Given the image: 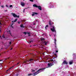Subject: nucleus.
<instances>
[{
	"label": "nucleus",
	"instance_id": "f257e3e1",
	"mask_svg": "<svg viewBox=\"0 0 76 76\" xmlns=\"http://www.w3.org/2000/svg\"><path fill=\"white\" fill-rule=\"evenodd\" d=\"M45 69V68H44L39 69L37 71V72H38V73H40V72H42L43 70H44Z\"/></svg>",
	"mask_w": 76,
	"mask_h": 76
},
{
	"label": "nucleus",
	"instance_id": "f03ea898",
	"mask_svg": "<svg viewBox=\"0 0 76 76\" xmlns=\"http://www.w3.org/2000/svg\"><path fill=\"white\" fill-rule=\"evenodd\" d=\"M53 65H54V64L53 63H49L48 64V67H47V68H48V67H50L52 66H53Z\"/></svg>",
	"mask_w": 76,
	"mask_h": 76
},
{
	"label": "nucleus",
	"instance_id": "7ed1b4c3",
	"mask_svg": "<svg viewBox=\"0 0 76 76\" xmlns=\"http://www.w3.org/2000/svg\"><path fill=\"white\" fill-rule=\"evenodd\" d=\"M53 28H51L50 29L51 31H52V32H55L56 31V27H54V26L52 27Z\"/></svg>",
	"mask_w": 76,
	"mask_h": 76
},
{
	"label": "nucleus",
	"instance_id": "20e7f679",
	"mask_svg": "<svg viewBox=\"0 0 76 76\" xmlns=\"http://www.w3.org/2000/svg\"><path fill=\"white\" fill-rule=\"evenodd\" d=\"M41 40V41H43V43H45V41H44L45 40V39L43 37H42L40 38Z\"/></svg>",
	"mask_w": 76,
	"mask_h": 76
},
{
	"label": "nucleus",
	"instance_id": "39448f33",
	"mask_svg": "<svg viewBox=\"0 0 76 76\" xmlns=\"http://www.w3.org/2000/svg\"><path fill=\"white\" fill-rule=\"evenodd\" d=\"M49 25L50 26H52V25H53V23L51 21H50L49 22Z\"/></svg>",
	"mask_w": 76,
	"mask_h": 76
},
{
	"label": "nucleus",
	"instance_id": "423d86ee",
	"mask_svg": "<svg viewBox=\"0 0 76 76\" xmlns=\"http://www.w3.org/2000/svg\"><path fill=\"white\" fill-rule=\"evenodd\" d=\"M62 64H67L68 63H67V62L66 61L64 60L63 62L62 63Z\"/></svg>",
	"mask_w": 76,
	"mask_h": 76
},
{
	"label": "nucleus",
	"instance_id": "0eeeda50",
	"mask_svg": "<svg viewBox=\"0 0 76 76\" xmlns=\"http://www.w3.org/2000/svg\"><path fill=\"white\" fill-rule=\"evenodd\" d=\"M20 5L21 6H22V7H24L25 5V4L23 2H21Z\"/></svg>",
	"mask_w": 76,
	"mask_h": 76
},
{
	"label": "nucleus",
	"instance_id": "6e6552de",
	"mask_svg": "<svg viewBox=\"0 0 76 76\" xmlns=\"http://www.w3.org/2000/svg\"><path fill=\"white\" fill-rule=\"evenodd\" d=\"M37 8H38L40 10H42V8L40 6H37Z\"/></svg>",
	"mask_w": 76,
	"mask_h": 76
},
{
	"label": "nucleus",
	"instance_id": "1a4fd4ad",
	"mask_svg": "<svg viewBox=\"0 0 76 76\" xmlns=\"http://www.w3.org/2000/svg\"><path fill=\"white\" fill-rule=\"evenodd\" d=\"M12 15L14 18H16L17 17V15L15 13H12Z\"/></svg>",
	"mask_w": 76,
	"mask_h": 76
},
{
	"label": "nucleus",
	"instance_id": "9d476101",
	"mask_svg": "<svg viewBox=\"0 0 76 76\" xmlns=\"http://www.w3.org/2000/svg\"><path fill=\"white\" fill-rule=\"evenodd\" d=\"M15 66H16L15 65H14V66H12V67L10 68L9 69H13V67H15Z\"/></svg>",
	"mask_w": 76,
	"mask_h": 76
},
{
	"label": "nucleus",
	"instance_id": "9b49d317",
	"mask_svg": "<svg viewBox=\"0 0 76 76\" xmlns=\"http://www.w3.org/2000/svg\"><path fill=\"white\" fill-rule=\"evenodd\" d=\"M33 7H37H37H38V6L35 4H33Z\"/></svg>",
	"mask_w": 76,
	"mask_h": 76
},
{
	"label": "nucleus",
	"instance_id": "f8f14e48",
	"mask_svg": "<svg viewBox=\"0 0 76 76\" xmlns=\"http://www.w3.org/2000/svg\"><path fill=\"white\" fill-rule=\"evenodd\" d=\"M39 74L38 73V72H37V71L35 73H34L33 74L34 75V76H35V75H38V74Z\"/></svg>",
	"mask_w": 76,
	"mask_h": 76
},
{
	"label": "nucleus",
	"instance_id": "ddd939ff",
	"mask_svg": "<svg viewBox=\"0 0 76 76\" xmlns=\"http://www.w3.org/2000/svg\"><path fill=\"white\" fill-rule=\"evenodd\" d=\"M27 61H28V62H29V61H30V59L29 60H27L26 61H24L23 62V63H26L27 62Z\"/></svg>",
	"mask_w": 76,
	"mask_h": 76
},
{
	"label": "nucleus",
	"instance_id": "4468645a",
	"mask_svg": "<svg viewBox=\"0 0 76 76\" xmlns=\"http://www.w3.org/2000/svg\"><path fill=\"white\" fill-rule=\"evenodd\" d=\"M54 43H55V45H56V42L57 41V40H56V38L54 39Z\"/></svg>",
	"mask_w": 76,
	"mask_h": 76
},
{
	"label": "nucleus",
	"instance_id": "2eb2a0df",
	"mask_svg": "<svg viewBox=\"0 0 76 76\" xmlns=\"http://www.w3.org/2000/svg\"><path fill=\"white\" fill-rule=\"evenodd\" d=\"M32 13L33 14H34V15H38V13H37V12H32Z\"/></svg>",
	"mask_w": 76,
	"mask_h": 76
},
{
	"label": "nucleus",
	"instance_id": "dca6fc26",
	"mask_svg": "<svg viewBox=\"0 0 76 76\" xmlns=\"http://www.w3.org/2000/svg\"><path fill=\"white\" fill-rule=\"evenodd\" d=\"M20 27H21V28H25V26H23L21 24L20 26Z\"/></svg>",
	"mask_w": 76,
	"mask_h": 76
},
{
	"label": "nucleus",
	"instance_id": "f3484780",
	"mask_svg": "<svg viewBox=\"0 0 76 76\" xmlns=\"http://www.w3.org/2000/svg\"><path fill=\"white\" fill-rule=\"evenodd\" d=\"M34 59H32V58H31L30 59V61H34Z\"/></svg>",
	"mask_w": 76,
	"mask_h": 76
},
{
	"label": "nucleus",
	"instance_id": "a211bd4d",
	"mask_svg": "<svg viewBox=\"0 0 76 76\" xmlns=\"http://www.w3.org/2000/svg\"><path fill=\"white\" fill-rule=\"evenodd\" d=\"M12 24L11 25V26H13V24L14 23V21H12Z\"/></svg>",
	"mask_w": 76,
	"mask_h": 76
},
{
	"label": "nucleus",
	"instance_id": "6ab92c4d",
	"mask_svg": "<svg viewBox=\"0 0 76 76\" xmlns=\"http://www.w3.org/2000/svg\"><path fill=\"white\" fill-rule=\"evenodd\" d=\"M55 49L56 50H57L58 49H57V46H56V45H55Z\"/></svg>",
	"mask_w": 76,
	"mask_h": 76
},
{
	"label": "nucleus",
	"instance_id": "aec40b11",
	"mask_svg": "<svg viewBox=\"0 0 76 76\" xmlns=\"http://www.w3.org/2000/svg\"><path fill=\"white\" fill-rule=\"evenodd\" d=\"M54 55H55V56H56V57H54L53 58H56V57H57V54H56V53L54 54Z\"/></svg>",
	"mask_w": 76,
	"mask_h": 76
},
{
	"label": "nucleus",
	"instance_id": "412c9836",
	"mask_svg": "<svg viewBox=\"0 0 76 76\" xmlns=\"http://www.w3.org/2000/svg\"><path fill=\"white\" fill-rule=\"evenodd\" d=\"M26 34H28V35H30V32H26Z\"/></svg>",
	"mask_w": 76,
	"mask_h": 76
},
{
	"label": "nucleus",
	"instance_id": "4be33fe9",
	"mask_svg": "<svg viewBox=\"0 0 76 76\" xmlns=\"http://www.w3.org/2000/svg\"><path fill=\"white\" fill-rule=\"evenodd\" d=\"M17 20H18V19H16L14 21H13L14 23L16 22H17Z\"/></svg>",
	"mask_w": 76,
	"mask_h": 76
},
{
	"label": "nucleus",
	"instance_id": "5701e85b",
	"mask_svg": "<svg viewBox=\"0 0 76 76\" xmlns=\"http://www.w3.org/2000/svg\"><path fill=\"white\" fill-rule=\"evenodd\" d=\"M47 27L48 28V25H47L45 27V28L46 29V30H47Z\"/></svg>",
	"mask_w": 76,
	"mask_h": 76
},
{
	"label": "nucleus",
	"instance_id": "b1692460",
	"mask_svg": "<svg viewBox=\"0 0 76 76\" xmlns=\"http://www.w3.org/2000/svg\"><path fill=\"white\" fill-rule=\"evenodd\" d=\"M69 63L70 64H73V62L72 61H70L69 62Z\"/></svg>",
	"mask_w": 76,
	"mask_h": 76
},
{
	"label": "nucleus",
	"instance_id": "393cba45",
	"mask_svg": "<svg viewBox=\"0 0 76 76\" xmlns=\"http://www.w3.org/2000/svg\"><path fill=\"white\" fill-rule=\"evenodd\" d=\"M47 43H48V42H45V43H44L45 45H47Z\"/></svg>",
	"mask_w": 76,
	"mask_h": 76
},
{
	"label": "nucleus",
	"instance_id": "a878e982",
	"mask_svg": "<svg viewBox=\"0 0 76 76\" xmlns=\"http://www.w3.org/2000/svg\"><path fill=\"white\" fill-rule=\"evenodd\" d=\"M33 74H28V76H31V75H32Z\"/></svg>",
	"mask_w": 76,
	"mask_h": 76
},
{
	"label": "nucleus",
	"instance_id": "bb28decb",
	"mask_svg": "<svg viewBox=\"0 0 76 76\" xmlns=\"http://www.w3.org/2000/svg\"><path fill=\"white\" fill-rule=\"evenodd\" d=\"M10 58V57H9L7 58H5L4 59V60H7V59H9Z\"/></svg>",
	"mask_w": 76,
	"mask_h": 76
},
{
	"label": "nucleus",
	"instance_id": "cd10ccee",
	"mask_svg": "<svg viewBox=\"0 0 76 76\" xmlns=\"http://www.w3.org/2000/svg\"><path fill=\"white\" fill-rule=\"evenodd\" d=\"M1 21H0V25H3V24L1 23Z\"/></svg>",
	"mask_w": 76,
	"mask_h": 76
},
{
	"label": "nucleus",
	"instance_id": "c85d7f7f",
	"mask_svg": "<svg viewBox=\"0 0 76 76\" xmlns=\"http://www.w3.org/2000/svg\"><path fill=\"white\" fill-rule=\"evenodd\" d=\"M50 4H51V5H53L54 4L52 2H50Z\"/></svg>",
	"mask_w": 76,
	"mask_h": 76
},
{
	"label": "nucleus",
	"instance_id": "c756f323",
	"mask_svg": "<svg viewBox=\"0 0 76 76\" xmlns=\"http://www.w3.org/2000/svg\"><path fill=\"white\" fill-rule=\"evenodd\" d=\"M10 7L11 8L12 7H13V5H10Z\"/></svg>",
	"mask_w": 76,
	"mask_h": 76
},
{
	"label": "nucleus",
	"instance_id": "7c9ffc66",
	"mask_svg": "<svg viewBox=\"0 0 76 76\" xmlns=\"http://www.w3.org/2000/svg\"><path fill=\"white\" fill-rule=\"evenodd\" d=\"M54 6H52L51 7V6H50V8H51V7H53V8H54Z\"/></svg>",
	"mask_w": 76,
	"mask_h": 76
},
{
	"label": "nucleus",
	"instance_id": "2f4dec72",
	"mask_svg": "<svg viewBox=\"0 0 76 76\" xmlns=\"http://www.w3.org/2000/svg\"><path fill=\"white\" fill-rule=\"evenodd\" d=\"M53 59H50V61H53Z\"/></svg>",
	"mask_w": 76,
	"mask_h": 76
},
{
	"label": "nucleus",
	"instance_id": "473e14b6",
	"mask_svg": "<svg viewBox=\"0 0 76 76\" xmlns=\"http://www.w3.org/2000/svg\"><path fill=\"white\" fill-rule=\"evenodd\" d=\"M25 9H24L23 10V13H25Z\"/></svg>",
	"mask_w": 76,
	"mask_h": 76
},
{
	"label": "nucleus",
	"instance_id": "72a5a7b5",
	"mask_svg": "<svg viewBox=\"0 0 76 76\" xmlns=\"http://www.w3.org/2000/svg\"><path fill=\"white\" fill-rule=\"evenodd\" d=\"M23 34H24L25 35H26V32H24L23 33Z\"/></svg>",
	"mask_w": 76,
	"mask_h": 76
},
{
	"label": "nucleus",
	"instance_id": "f704fd0d",
	"mask_svg": "<svg viewBox=\"0 0 76 76\" xmlns=\"http://www.w3.org/2000/svg\"><path fill=\"white\" fill-rule=\"evenodd\" d=\"M32 42V41H29V43H31Z\"/></svg>",
	"mask_w": 76,
	"mask_h": 76
},
{
	"label": "nucleus",
	"instance_id": "c9c22d12",
	"mask_svg": "<svg viewBox=\"0 0 76 76\" xmlns=\"http://www.w3.org/2000/svg\"><path fill=\"white\" fill-rule=\"evenodd\" d=\"M20 22L18 21V24H20Z\"/></svg>",
	"mask_w": 76,
	"mask_h": 76
},
{
	"label": "nucleus",
	"instance_id": "e433bc0d",
	"mask_svg": "<svg viewBox=\"0 0 76 76\" xmlns=\"http://www.w3.org/2000/svg\"><path fill=\"white\" fill-rule=\"evenodd\" d=\"M30 1H31L32 2H33V1H34V0H30Z\"/></svg>",
	"mask_w": 76,
	"mask_h": 76
},
{
	"label": "nucleus",
	"instance_id": "4c0bfd02",
	"mask_svg": "<svg viewBox=\"0 0 76 76\" xmlns=\"http://www.w3.org/2000/svg\"><path fill=\"white\" fill-rule=\"evenodd\" d=\"M35 71V70H32L31 72H34Z\"/></svg>",
	"mask_w": 76,
	"mask_h": 76
},
{
	"label": "nucleus",
	"instance_id": "58836bf2",
	"mask_svg": "<svg viewBox=\"0 0 76 76\" xmlns=\"http://www.w3.org/2000/svg\"><path fill=\"white\" fill-rule=\"evenodd\" d=\"M2 37L3 38H5V37H4V36L3 35L2 36Z\"/></svg>",
	"mask_w": 76,
	"mask_h": 76
},
{
	"label": "nucleus",
	"instance_id": "ea45409f",
	"mask_svg": "<svg viewBox=\"0 0 76 76\" xmlns=\"http://www.w3.org/2000/svg\"><path fill=\"white\" fill-rule=\"evenodd\" d=\"M19 64V63H18L17 64H16L15 65V66H16V65H17Z\"/></svg>",
	"mask_w": 76,
	"mask_h": 76
},
{
	"label": "nucleus",
	"instance_id": "a19ab883",
	"mask_svg": "<svg viewBox=\"0 0 76 76\" xmlns=\"http://www.w3.org/2000/svg\"><path fill=\"white\" fill-rule=\"evenodd\" d=\"M1 7L3 8L4 7V6L3 5L1 6Z\"/></svg>",
	"mask_w": 76,
	"mask_h": 76
},
{
	"label": "nucleus",
	"instance_id": "79ce46f5",
	"mask_svg": "<svg viewBox=\"0 0 76 76\" xmlns=\"http://www.w3.org/2000/svg\"><path fill=\"white\" fill-rule=\"evenodd\" d=\"M17 18H19V16H17Z\"/></svg>",
	"mask_w": 76,
	"mask_h": 76
},
{
	"label": "nucleus",
	"instance_id": "37998d69",
	"mask_svg": "<svg viewBox=\"0 0 76 76\" xmlns=\"http://www.w3.org/2000/svg\"><path fill=\"white\" fill-rule=\"evenodd\" d=\"M6 7H8V5H6Z\"/></svg>",
	"mask_w": 76,
	"mask_h": 76
},
{
	"label": "nucleus",
	"instance_id": "c03bdc74",
	"mask_svg": "<svg viewBox=\"0 0 76 76\" xmlns=\"http://www.w3.org/2000/svg\"><path fill=\"white\" fill-rule=\"evenodd\" d=\"M9 44H12V42H10Z\"/></svg>",
	"mask_w": 76,
	"mask_h": 76
},
{
	"label": "nucleus",
	"instance_id": "a18cd8bd",
	"mask_svg": "<svg viewBox=\"0 0 76 76\" xmlns=\"http://www.w3.org/2000/svg\"><path fill=\"white\" fill-rule=\"evenodd\" d=\"M56 53H58V50H56Z\"/></svg>",
	"mask_w": 76,
	"mask_h": 76
},
{
	"label": "nucleus",
	"instance_id": "49530a36",
	"mask_svg": "<svg viewBox=\"0 0 76 76\" xmlns=\"http://www.w3.org/2000/svg\"><path fill=\"white\" fill-rule=\"evenodd\" d=\"M34 15H35V14H34L32 15L33 16H34Z\"/></svg>",
	"mask_w": 76,
	"mask_h": 76
},
{
	"label": "nucleus",
	"instance_id": "de8ad7c7",
	"mask_svg": "<svg viewBox=\"0 0 76 76\" xmlns=\"http://www.w3.org/2000/svg\"><path fill=\"white\" fill-rule=\"evenodd\" d=\"M9 69L7 70V72H8V71H9Z\"/></svg>",
	"mask_w": 76,
	"mask_h": 76
},
{
	"label": "nucleus",
	"instance_id": "09e8293b",
	"mask_svg": "<svg viewBox=\"0 0 76 76\" xmlns=\"http://www.w3.org/2000/svg\"><path fill=\"white\" fill-rule=\"evenodd\" d=\"M5 12H7V10H5Z\"/></svg>",
	"mask_w": 76,
	"mask_h": 76
},
{
	"label": "nucleus",
	"instance_id": "8fccbe9b",
	"mask_svg": "<svg viewBox=\"0 0 76 76\" xmlns=\"http://www.w3.org/2000/svg\"><path fill=\"white\" fill-rule=\"evenodd\" d=\"M10 35L11 36H12V34H11V33H10Z\"/></svg>",
	"mask_w": 76,
	"mask_h": 76
},
{
	"label": "nucleus",
	"instance_id": "3c124183",
	"mask_svg": "<svg viewBox=\"0 0 76 76\" xmlns=\"http://www.w3.org/2000/svg\"><path fill=\"white\" fill-rule=\"evenodd\" d=\"M12 49H13V48H12L10 49V50H12Z\"/></svg>",
	"mask_w": 76,
	"mask_h": 76
},
{
	"label": "nucleus",
	"instance_id": "603ef678",
	"mask_svg": "<svg viewBox=\"0 0 76 76\" xmlns=\"http://www.w3.org/2000/svg\"><path fill=\"white\" fill-rule=\"evenodd\" d=\"M3 61V60H0V61Z\"/></svg>",
	"mask_w": 76,
	"mask_h": 76
},
{
	"label": "nucleus",
	"instance_id": "864d4df0",
	"mask_svg": "<svg viewBox=\"0 0 76 76\" xmlns=\"http://www.w3.org/2000/svg\"><path fill=\"white\" fill-rule=\"evenodd\" d=\"M9 32H10V31H9Z\"/></svg>",
	"mask_w": 76,
	"mask_h": 76
},
{
	"label": "nucleus",
	"instance_id": "5fc2aeb1",
	"mask_svg": "<svg viewBox=\"0 0 76 76\" xmlns=\"http://www.w3.org/2000/svg\"><path fill=\"white\" fill-rule=\"evenodd\" d=\"M0 31H1V29H0Z\"/></svg>",
	"mask_w": 76,
	"mask_h": 76
},
{
	"label": "nucleus",
	"instance_id": "6e6d98bb",
	"mask_svg": "<svg viewBox=\"0 0 76 76\" xmlns=\"http://www.w3.org/2000/svg\"><path fill=\"white\" fill-rule=\"evenodd\" d=\"M1 49V50H3V48H2Z\"/></svg>",
	"mask_w": 76,
	"mask_h": 76
},
{
	"label": "nucleus",
	"instance_id": "4d7b16f0",
	"mask_svg": "<svg viewBox=\"0 0 76 76\" xmlns=\"http://www.w3.org/2000/svg\"><path fill=\"white\" fill-rule=\"evenodd\" d=\"M50 35V37H51V35Z\"/></svg>",
	"mask_w": 76,
	"mask_h": 76
},
{
	"label": "nucleus",
	"instance_id": "13d9d810",
	"mask_svg": "<svg viewBox=\"0 0 76 76\" xmlns=\"http://www.w3.org/2000/svg\"><path fill=\"white\" fill-rule=\"evenodd\" d=\"M28 36L29 37L30 36V35H29H29Z\"/></svg>",
	"mask_w": 76,
	"mask_h": 76
},
{
	"label": "nucleus",
	"instance_id": "bf43d9fd",
	"mask_svg": "<svg viewBox=\"0 0 76 76\" xmlns=\"http://www.w3.org/2000/svg\"><path fill=\"white\" fill-rule=\"evenodd\" d=\"M17 76H18V74H17V75H16Z\"/></svg>",
	"mask_w": 76,
	"mask_h": 76
},
{
	"label": "nucleus",
	"instance_id": "052dcab7",
	"mask_svg": "<svg viewBox=\"0 0 76 76\" xmlns=\"http://www.w3.org/2000/svg\"><path fill=\"white\" fill-rule=\"evenodd\" d=\"M12 28H13V26H12Z\"/></svg>",
	"mask_w": 76,
	"mask_h": 76
},
{
	"label": "nucleus",
	"instance_id": "680f3d73",
	"mask_svg": "<svg viewBox=\"0 0 76 76\" xmlns=\"http://www.w3.org/2000/svg\"><path fill=\"white\" fill-rule=\"evenodd\" d=\"M25 0H23V1H25Z\"/></svg>",
	"mask_w": 76,
	"mask_h": 76
},
{
	"label": "nucleus",
	"instance_id": "e2e57ef3",
	"mask_svg": "<svg viewBox=\"0 0 76 76\" xmlns=\"http://www.w3.org/2000/svg\"><path fill=\"white\" fill-rule=\"evenodd\" d=\"M34 25H35V24L34 23Z\"/></svg>",
	"mask_w": 76,
	"mask_h": 76
},
{
	"label": "nucleus",
	"instance_id": "0e129e2a",
	"mask_svg": "<svg viewBox=\"0 0 76 76\" xmlns=\"http://www.w3.org/2000/svg\"><path fill=\"white\" fill-rule=\"evenodd\" d=\"M54 37H55V35H54Z\"/></svg>",
	"mask_w": 76,
	"mask_h": 76
},
{
	"label": "nucleus",
	"instance_id": "69168bd1",
	"mask_svg": "<svg viewBox=\"0 0 76 76\" xmlns=\"http://www.w3.org/2000/svg\"><path fill=\"white\" fill-rule=\"evenodd\" d=\"M0 37H1V36H0Z\"/></svg>",
	"mask_w": 76,
	"mask_h": 76
},
{
	"label": "nucleus",
	"instance_id": "338daca9",
	"mask_svg": "<svg viewBox=\"0 0 76 76\" xmlns=\"http://www.w3.org/2000/svg\"><path fill=\"white\" fill-rule=\"evenodd\" d=\"M73 55H75V54H73Z\"/></svg>",
	"mask_w": 76,
	"mask_h": 76
},
{
	"label": "nucleus",
	"instance_id": "774afa93",
	"mask_svg": "<svg viewBox=\"0 0 76 76\" xmlns=\"http://www.w3.org/2000/svg\"><path fill=\"white\" fill-rule=\"evenodd\" d=\"M74 54H75V53Z\"/></svg>",
	"mask_w": 76,
	"mask_h": 76
}]
</instances>
